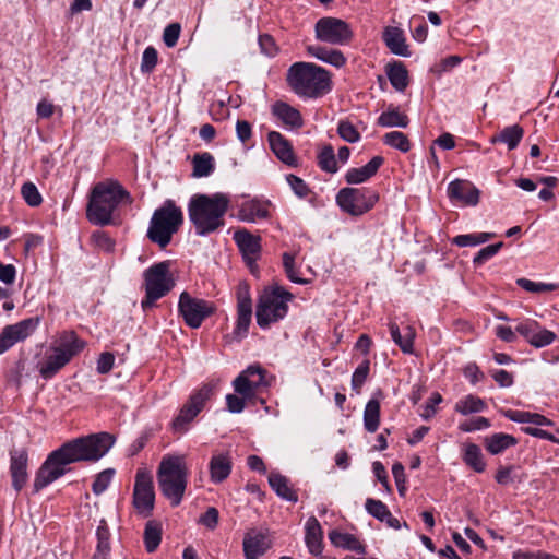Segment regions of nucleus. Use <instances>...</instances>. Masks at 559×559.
<instances>
[{"instance_id": "1", "label": "nucleus", "mask_w": 559, "mask_h": 559, "mask_svg": "<svg viewBox=\"0 0 559 559\" xmlns=\"http://www.w3.org/2000/svg\"><path fill=\"white\" fill-rule=\"evenodd\" d=\"M110 433L100 432L76 438L49 453L36 473L34 490L38 492L67 473L66 466L76 462H96L114 445Z\"/></svg>"}, {"instance_id": "2", "label": "nucleus", "mask_w": 559, "mask_h": 559, "mask_svg": "<svg viewBox=\"0 0 559 559\" xmlns=\"http://www.w3.org/2000/svg\"><path fill=\"white\" fill-rule=\"evenodd\" d=\"M229 206L225 193L194 194L188 204V215L198 236H207L225 225L224 216Z\"/></svg>"}, {"instance_id": "3", "label": "nucleus", "mask_w": 559, "mask_h": 559, "mask_svg": "<svg viewBox=\"0 0 559 559\" xmlns=\"http://www.w3.org/2000/svg\"><path fill=\"white\" fill-rule=\"evenodd\" d=\"M123 200L131 202L130 193L119 181L107 179L97 182L90 193L86 206L87 219L96 226L110 225L114 212Z\"/></svg>"}, {"instance_id": "4", "label": "nucleus", "mask_w": 559, "mask_h": 559, "mask_svg": "<svg viewBox=\"0 0 559 559\" xmlns=\"http://www.w3.org/2000/svg\"><path fill=\"white\" fill-rule=\"evenodd\" d=\"M287 83L293 92L305 98H319L332 90L328 70L311 62H295L287 71Z\"/></svg>"}, {"instance_id": "5", "label": "nucleus", "mask_w": 559, "mask_h": 559, "mask_svg": "<svg viewBox=\"0 0 559 559\" xmlns=\"http://www.w3.org/2000/svg\"><path fill=\"white\" fill-rule=\"evenodd\" d=\"M188 474L183 455H165L159 463L157 471L158 486L173 507L179 506L183 498Z\"/></svg>"}, {"instance_id": "6", "label": "nucleus", "mask_w": 559, "mask_h": 559, "mask_svg": "<svg viewBox=\"0 0 559 559\" xmlns=\"http://www.w3.org/2000/svg\"><path fill=\"white\" fill-rule=\"evenodd\" d=\"M183 223V213L173 200H166L152 215L147 229V238L157 243L162 249L166 248L174 234Z\"/></svg>"}, {"instance_id": "7", "label": "nucleus", "mask_w": 559, "mask_h": 559, "mask_svg": "<svg viewBox=\"0 0 559 559\" xmlns=\"http://www.w3.org/2000/svg\"><path fill=\"white\" fill-rule=\"evenodd\" d=\"M85 347V342L81 340L75 332H63L57 345H55L50 355L38 364V371L43 379L53 378L71 359Z\"/></svg>"}, {"instance_id": "8", "label": "nucleus", "mask_w": 559, "mask_h": 559, "mask_svg": "<svg viewBox=\"0 0 559 559\" xmlns=\"http://www.w3.org/2000/svg\"><path fill=\"white\" fill-rule=\"evenodd\" d=\"M293 295L280 286L263 289L257 304L255 318L261 329H267L287 314Z\"/></svg>"}, {"instance_id": "9", "label": "nucleus", "mask_w": 559, "mask_h": 559, "mask_svg": "<svg viewBox=\"0 0 559 559\" xmlns=\"http://www.w3.org/2000/svg\"><path fill=\"white\" fill-rule=\"evenodd\" d=\"M170 263L163 261L153 264L144 272L145 297L141 301L143 310L152 308L156 300L166 296L175 286Z\"/></svg>"}, {"instance_id": "10", "label": "nucleus", "mask_w": 559, "mask_h": 559, "mask_svg": "<svg viewBox=\"0 0 559 559\" xmlns=\"http://www.w3.org/2000/svg\"><path fill=\"white\" fill-rule=\"evenodd\" d=\"M214 392L215 385L212 383H205L194 390L171 420V430L179 435L186 433L190 429V425L212 399Z\"/></svg>"}, {"instance_id": "11", "label": "nucleus", "mask_w": 559, "mask_h": 559, "mask_svg": "<svg viewBox=\"0 0 559 559\" xmlns=\"http://www.w3.org/2000/svg\"><path fill=\"white\" fill-rule=\"evenodd\" d=\"M378 201V192L370 188H343L336 195L337 205L353 216L369 212Z\"/></svg>"}, {"instance_id": "12", "label": "nucleus", "mask_w": 559, "mask_h": 559, "mask_svg": "<svg viewBox=\"0 0 559 559\" xmlns=\"http://www.w3.org/2000/svg\"><path fill=\"white\" fill-rule=\"evenodd\" d=\"M316 38L331 45H348L354 33L347 22L342 19L325 16L317 21L314 25Z\"/></svg>"}, {"instance_id": "13", "label": "nucleus", "mask_w": 559, "mask_h": 559, "mask_svg": "<svg viewBox=\"0 0 559 559\" xmlns=\"http://www.w3.org/2000/svg\"><path fill=\"white\" fill-rule=\"evenodd\" d=\"M178 311L189 328L198 329L206 318L214 313L215 306L211 301L194 298L183 292L179 297Z\"/></svg>"}, {"instance_id": "14", "label": "nucleus", "mask_w": 559, "mask_h": 559, "mask_svg": "<svg viewBox=\"0 0 559 559\" xmlns=\"http://www.w3.org/2000/svg\"><path fill=\"white\" fill-rule=\"evenodd\" d=\"M266 371L260 365H250L233 381L234 391L245 397H254L257 393L267 385Z\"/></svg>"}, {"instance_id": "15", "label": "nucleus", "mask_w": 559, "mask_h": 559, "mask_svg": "<svg viewBox=\"0 0 559 559\" xmlns=\"http://www.w3.org/2000/svg\"><path fill=\"white\" fill-rule=\"evenodd\" d=\"M155 492L150 474L138 471L133 489V506L143 516H150L154 509Z\"/></svg>"}, {"instance_id": "16", "label": "nucleus", "mask_w": 559, "mask_h": 559, "mask_svg": "<svg viewBox=\"0 0 559 559\" xmlns=\"http://www.w3.org/2000/svg\"><path fill=\"white\" fill-rule=\"evenodd\" d=\"M237 322L234 329V334L242 338L247 335L251 318H252V299L250 287L247 283L242 282L237 286Z\"/></svg>"}, {"instance_id": "17", "label": "nucleus", "mask_w": 559, "mask_h": 559, "mask_svg": "<svg viewBox=\"0 0 559 559\" xmlns=\"http://www.w3.org/2000/svg\"><path fill=\"white\" fill-rule=\"evenodd\" d=\"M273 545V538L269 532L250 530L245 534L242 546L246 559H258Z\"/></svg>"}, {"instance_id": "18", "label": "nucleus", "mask_w": 559, "mask_h": 559, "mask_svg": "<svg viewBox=\"0 0 559 559\" xmlns=\"http://www.w3.org/2000/svg\"><path fill=\"white\" fill-rule=\"evenodd\" d=\"M234 240L247 264L252 266L260 255L261 238L252 235L247 229H239L234 233Z\"/></svg>"}, {"instance_id": "19", "label": "nucleus", "mask_w": 559, "mask_h": 559, "mask_svg": "<svg viewBox=\"0 0 559 559\" xmlns=\"http://www.w3.org/2000/svg\"><path fill=\"white\" fill-rule=\"evenodd\" d=\"M28 454L25 449L10 451V475L12 486L21 491L28 479L27 473Z\"/></svg>"}, {"instance_id": "20", "label": "nucleus", "mask_w": 559, "mask_h": 559, "mask_svg": "<svg viewBox=\"0 0 559 559\" xmlns=\"http://www.w3.org/2000/svg\"><path fill=\"white\" fill-rule=\"evenodd\" d=\"M267 141L272 152L284 164L290 167L298 166V159L294 153L292 143L277 131L267 133Z\"/></svg>"}, {"instance_id": "21", "label": "nucleus", "mask_w": 559, "mask_h": 559, "mask_svg": "<svg viewBox=\"0 0 559 559\" xmlns=\"http://www.w3.org/2000/svg\"><path fill=\"white\" fill-rule=\"evenodd\" d=\"M448 195L465 205H476L479 201V190L469 181L455 179L448 185Z\"/></svg>"}, {"instance_id": "22", "label": "nucleus", "mask_w": 559, "mask_h": 559, "mask_svg": "<svg viewBox=\"0 0 559 559\" xmlns=\"http://www.w3.org/2000/svg\"><path fill=\"white\" fill-rule=\"evenodd\" d=\"M233 469V459L229 452H215L209 462L210 480L221 484L226 480Z\"/></svg>"}, {"instance_id": "23", "label": "nucleus", "mask_w": 559, "mask_h": 559, "mask_svg": "<svg viewBox=\"0 0 559 559\" xmlns=\"http://www.w3.org/2000/svg\"><path fill=\"white\" fill-rule=\"evenodd\" d=\"M270 202L258 199L245 201L240 204L237 217L247 223H255L270 216Z\"/></svg>"}, {"instance_id": "24", "label": "nucleus", "mask_w": 559, "mask_h": 559, "mask_svg": "<svg viewBox=\"0 0 559 559\" xmlns=\"http://www.w3.org/2000/svg\"><path fill=\"white\" fill-rule=\"evenodd\" d=\"M383 163L384 158L382 156H374L362 167L349 168L345 174V180L349 185L366 182L377 174Z\"/></svg>"}, {"instance_id": "25", "label": "nucleus", "mask_w": 559, "mask_h": 559, "mask_svg": "<svg viewBox=\"0 0 559 559\" xmlns=\"http://www.w3.org/2000/svg\"><path fill=\"white\" fill-rule=\"evenodd\" d=\"M272 114L290 129H300L304 126V119L299 110L287 103L276 102L273 104Z\"/></svg>"}, {"instance_id": "26", "label": "nucleus", "mask_w": 559, "mask_h": 559, "mask_svg": "<svg viewBox=\"0 0 559 559\" xmlns=\"http://www.w3.org/2000/svg\"><path fill=\"white\" fill-rule=\"evenodd\" d=\"M383 41L394 55L408 57L409 50L405 43V36L401 28L386 26L382 35Z\"/></svg>"}, {"instance_id": "27", "label": "nucleus", "mask_w": 559, "mask_h": 559, "mask_svg": "<svg viewBox=\"0 0 559 559\" xmlns=\"http://www.w3.org/2000/svg\"><path fill=\"white\" fill-rule=\"evenodd\" d=\"M305 542L309 552L313 556H319L322 552V538L323 532L319 521L311 516L306 522Z\"/></svg>"}, {"instance_id": "28", "label": "nucleus", "mask_w": 559, "mask_h": 559, "mask_svg": "<svg viewBox=\"0 0 559 559\" xmlns=\"http://www.w3.org/2000/svg\"><path fill=\"white\" fill-rule=\"evenodd\" d=\"M307 52L318 60L329 63L335 68H342L346 63V57L337 49L311 45L307 47Z\"/></svg>"}, {"instance_id": "29", "label": "nucleus", "mask_w": 559, "mask_h": 559, "mask_svg": "<svg viewBox=\"0 0 559 559\" xmlns=\"http://www.w3.org/2000/svg\"><path fill=\"white\" fill-rule=\"evenodd\" d=\"M390 334L393 342L401 348L404 354H412L414 349L415 330L411 325H406L401 332L395 322L389 323Z\"/></svg>"}, {"instance_id": "30", "label": "nucleus", "mask_w": 559, "mask_h": 559, "mask_svg": "<svg viewBox=\"0 0 559 559\" xmlns=\"http://www.w3.org/2000/svg\"><path fill=\"white\" fill-rule=\"evenodd\" d=\"M519 443L518 439L512 435L504 432H496L487 436L484 440L485 449L491 455H498L507 449L515 447Z\"/></svg>"}, {"instance_id": "31", "label": "nucleus", "mask_w": 559, "mask_h": 559, "mask_svg": "<svg viewBox=\"0 0 559 559\" xmlns=\"http://www.w3.org/2000/svg\"><path fill=\"white\" fill-rule=\"evenodd\" d=\"M501 414L511 421L521 424H533L535 426H552L554 423L538 413L526 411L502 409Z\"/></svg>"}, {"instance_id": "32", "label": "nucleus", "mask_w": 559, "mask_h": 559, "mask_svg": "<svg viewBox=\"0 0 559 559\" xmlns=\"http://www.w3.org/2000/svg\"><path fill=\"white\" fill-rule=\"evenodd\" d=\"M329 538L336 547L348 549L360 555L366 554V546L353 534L334 530L329 533Z\"/></svg>"}, {"instance_id": "33", "label": "nucleus", "mask_w": 559, "mask_h": 559, "mask_svg": "<svg viewBox=\"0 0 559 559\" xmlns=\"http://www.w3.org/2000/svg\"><path fill=\"white\" fill-rule=\"evenodd\" d=\"M96 549L92 559H108L110 554V531L105 519L99 521L96 528Z\"/></svg>"}, {"instance_id": "34", "label": "nucleus", "mask_w": 559, "mask_h": 559, "mask_svg": "<svg viewBox=\"0 0 559 559\" xmlns=\"http://www.w3.org/2000/svg\"><path fill=\"white\" fill-rule=\"evenodd\" d=\"M269 484L271 488L276 492V495L282 499L294 503L298 501V495L289 486V481L285 476L278 473H271L269 475Z\"/></svg>"}, {"instance_id": "35", "label": "nucleus", "mask_w": 559, "mask_h": 559, "mask_svg": "<svg viewBox=\"0 0 559 559\" xmlns=\"http://www.w3.org/2000/svg\"><path fill=\"white\" fill-rule=\"evenodd\" d=\"M377 123L383 128H406L409 123V119L407 115L401 112L397 107L390 105L388 109L379 116Z\"/></svg>"}, {"instance_id": "36", "label": "nucleus", "mask_w": 559, "mask_h": 559, "mask_svg": "<svg viewBox=\"0 0 559 559\" xmlns=\"http://www.w3.org/2000/svg\"><path fill=\"white\" fill-rule=\"evenodd\" d=\"M39 318H27L17 323L7 325L14 340L20 343L31 336L39 325Z\"/></svg>"}, {"instance_id": "37", "label": "nucleus", "mask_w": 559, "mask_h": 559, "mask_svg": "<svg viewBox=\"0 0 559 559\" xmlns=\"http://www.w3.org/2000/svg\"><path fill=\"white\" fill-rule=\"evenodd\" d=\"M524 130L519 124L506 127L499 134L491 139V143L501 142L507 144L508 148L514 150L521 142Z\"/></svg>"}, {"instance_id": "38", "label": "nucleus", "mask_w": 559, "mask_h": 559, "mask_svg": "<svg viewBox=\"0 0 559 559\" xmlns=\"http://www.w3.org/2000/svg\"><path fill=\"white\" fill-rule=\"evenodd\" d=\"M463 461L467 466L477 473H483L486 468V462L479 445L467 443L464 445Z\"/></svg>"}, {"instance_id": "39", "label": "nucleus", "mask_w": 559, "mask_h": 559, "mask_svg": "<svg viewBox=\"0 0 559 559\" xmlns=\"http://www.w3.org/2000/svg\"><path fill=\"white\" fill-rule=\"evenodd\" d=\"M380 425V402L377 399H371L367 402L364 411V427L373 433L378 430Z\"/></svg>"}, {"instance_id": "40", "label": "nucleus", "mask_w": 559, "mask_h": 559, "mask_svg": "<svg viewBox=\"0 0 559 559\" xmlns=\"http://www.w3.org/2000/svg\"><path fill=\"white\" fill-rule=\"evenodd\" d=\"M487 408L484 400L473 394H468L455 403V412L466 416L473 413H480Z\"/></svg>"}, {"instance_id": "41", "label": "nucleus", "mask_w": 559, "mask_h": 559, "mask_svg": "<svg viewBox=\"0 0 559 559\" xmlns=\"http://www.w3.org/2000/svg\"><path fill=\"white\" fill-rule=\"evenodd\" d=\"M192 176L195 178L207 177L215 168L214 157L207 152L195 154L192 158Z\"/></svg>"}, {"instance_id": "42", "label": "nucleus", "mask_w": 559, "mask_h": 559, "mask_svg": "<svg viewBox=\"0 0 559 559\" xmlns=\"http://www.w3.org/2000/svg\"><path fill=\"white\" fill-rule=\"evenodd\" d=\"M391 85L403 92L408 85V72L402 62H394L386 71Z\"/></svg>"}, {"instance_id": "43", "label": "nucleus", "mask_w": 559, "mask_h": 559, "mask_svg": "<svg viewBox=\"0 0 559 559\" xmlns=\"http://www.w3.org/2000/svg\"><path fill=\"white\" fill-rule=\"evenodd\" d=\"M317 162L320 169L325 173L335 174L338 169L334 148L330 144L321 147L317 156Z\"/></svg>"}, {"instance_id": "44", "label": "nucleus", "mask_w": 559, "mask_h": 559, "mask_svg": "<svg viewBox=\"0 0 559 559\" xmlns=\"http://www.w3.org/2000/svg\"><path fill=\"white\" fill-rule=\"evenodd\" d=\"M162 540L160 524L155 521H148L144 528V545L147 552H154Z\"/></svg>"}, {"instance_id": "45", "label": "nucleus", "mask_w": 559, "mask_h": 559, "mask_svg": "<svg viewBox=\"0 0 559 559\" xmlns=\"http://www.w3.org/2000/svg\"><path fill=\"white\" fill-rule=\"evenodd\" d=\"M496 235L493 233H475L466 235H457L452 239V243L457 247H475L487 242Z\"/></svg>"}, {"instance_id": "46", "label": "nucleus", "mask_w": 559, "mask_h": 559, "mask_svg": "<svg viewBox=\"0 0 559 559\" xmlns=\"http://www.w3.org/2000/svg\"><path fill=\"white\" fill-rule=\"evenodd\" d=\"M383 143L388 146L396 148L403 153L411 150V142L408 138L401 131H391L383 135Z\"/></svg>"}, {"instance_id": "47", "label": "nucleus", "mask_w": 559, "mask_h": 559, "mask_svg": "<svg viewBox=\"0 0 559 559\" xmlns=\"http://www.w3.org/2000/svg\"><path fill=\"white\" fill-rule=\"evenodd\" d=\"M516 284L522 289H524L526 292H530V293H535V294H540V293H545V292H552V290H556V289L559 288V284L558 283L533 282V281L524 278V277L518 278L516 280Z\"/></svg>"}, {"instance_id": "48", "label": "nucleus", "mask_w": 559, "mask_h": 559, "mask_svg": "<svg viewBox=\"0 0 559 559\" xmlns=\"http://www.w3.org/2000/svg\"><path fill=\"white\" fill-rule=\"evenodd\" d=\"M337 134L348 143H356L360 140V133L348 120H341L337 124Z\"/></svg>"}, {"instance_id": "49", "label": "nucleus", "mask_w": 559, "mask_h": 559, "mask_svg": "<svg viewBox=\"0 0 559 559\" xmlns=\"http://www.w3.org/2000/svg\"><path fill=\"white\" fill-rule=\"evenodd\" d=\"M365 508L370 515L381 522L385 520V516L390 515L389 508L381 500L368 498L366 500Z\"/></svg>"}, {"instance_id": "50", "label": "nucleus", "mask_w": 559, "mask_h": 559, "mask_svg": "<svg viewBox=\"0 0 559 559\" xmlns=\"http://www.w3.org/2000/svg\"><path fill=\"white\" fill-rule=\"evenodd\" d=\"M21 194L24 201L32 207L39 206L43 202L41 194L39 193L37 187L31 181L25 182L22 186Z\"/></svg>"}, {"instance_id": "51", "label": "nucleus", "mask_w": 559, "mask_h": 559, "mask_svg": "<svg viewBox=\"0 0 559 559\" xmlns=\"http://www.w3.org/2000/svg\"><path fill=\"white\" fill-rule=\"evenodd\" d=\"M91 240L93 245L104 252H112L115 249V240L103 230H96L92 234Z\"/></svg>"}, {"instance_id": "52", "label": "nucleus", "mask_w": 559, "mask_h": 559, "mask_svg": "<svg viewBox=\"0 0 559 559\" xmlns=\"http://www.w3.org/2000/svg\"><path fill=\"white\" fill-rule=\"evenodd\" d=\"M286 181L289 185L293 192L300 199H305L311 193V190L309 186L306 183V181L296 175H287Z\"/></svg>"}, {"instance_id": "53", "label": "nucleus", "mask_w": 559, "mask_h": 559, "mask_svg": "<svg viewBox=\"0 0 559 559\" xmlns=\"http://www.w3.org/2000/svg\"><path fill=\"white\" fill-rule=\"evenodd\" d=\"M114 474H115V469H112V468H107V469H104L103 472H100L96 476V478L92 485L93 492L97 496L102 495L110 485Z\"/></svg>"}, {"instance_id": "54", "label": "nucleus", "mask_w": 559, "mask_h": 559, "mask_svg": "<svg viewBox=\"0 0 559 559\" xmlns=\"http://www.w3.org/2000/svg\"><path fill=\"white\" fill-rule=\"evenodd\" d=\"M556 338V334L545 328H542L539 323H537V329L535 331L534 338L531 343L532 346L536 348H540L551 344Z\"/></svg>"}, {"instance_id": "55", "label": "nucleus", "mask_w": 559, "mask_h": 559, "mask_svg": "<svg viewBox=\"0 0 559 559\" xmlns=\"http://www.w3.org/2000/svg\"><path fill=\"white\" fill-rule=\"evenodd\" d=\"M502 247L503 242H498L480 249L473 259L474 265L479 266L484 264L486 261L495 257Z\"/></svg>"}, {"instance_id": "56", "label": "nucleus", "mask_w": 559, "mask_h": 559, "mask_svg": "<svg viewBox=\"0 0 559 559\" xmlns=\"http://www.w3.org/2000/svg\"><path fill=\"white\" fill-rule=\"evenodd\" d=\"M490 421L486 417H475L469 420L463 421L459 425V429L463 432H473L485 430L490 427Z\"/></svg>"}, {"instance_id": "57", "label": "nucleus", "mask_w": 559, "mask_h": 559, "mask_svg": "<svg viewBox=\"0 0 559 559\" xmlns=\"http://www.w3.org/2000/svg\"><path fill=\"white\" fill-rule=\"evenodd\" d=\"M369 373V361L366 360L359 365L353 373L352 386L356 392H359L360 388L365 383Z\"/></svg>"}, {"instance_id": "58", "label": "nucleus", "mask_w": 559, "mask_h": 559, "mask_svg": "<svg viewBox=\"0 0 559 559\" xmlns=\"http://www.w3.org/2000/svg\"><path fill=\"white\" fill-rule=\"evenodd\" d=\"M283 265L286 272L287 277L297 284L306 283L301 277L297 275V271L295 269V257L288 252L283 253Z\"/></svg>"}, {"instance_id": "59", "label": "nucleus", "mask_w": 559, "mask_h": 559, "mask_svg": "<svg viewBox=\"0 0 559 559\" xmlns=\"http://www.w3.org/2000/svg\"><path fill=\"white\" fill-rule=\"evenodd\" d=\"M442 402V396L438 392H433L431 396L428 399L426 404L423 406V411L420 412V416L428 420L432 418L437 413V405Z\"/></svg>"}, {"instance_id": "60", "label": "nucleus", "mask_w": 559, "mask_h": 559, "mask_svg": "<svg viewBox=\"0 0 559 559\" xmlns=\"http://www.w3.org/2000/svg\"><path fill=\"white\" fill-rule=\"evenodd\" d=\"M180 32L181 26L179 23H171L167 25L163 33L164 44L169 48L175 47L179 39Z\"/></svg>"}, {"instance_id": "61", "label": "nucleus", "mask_w": 559, "mask_h": 559, "mask_svg": "<svg viewBox=\"0 0 559 559\" xmlns=\"http://www.w3.org/2000/svg\"><path fill=\"white\" fill-rule=\"evenodd\" d=\"M259 46L261 53L265 55L266 57H274L276 56L278 48L274 40V38L269 34H262L259 36Z\"/></svg>"}, {"instance_id": "62", "label": "nucleus", "mask_w": 559, "mask_h": 559, "mask_svg": "<svg viewBox=\"0 0 559 559\" xmlns=\"http://www.w3.org/2000/svg\"><path fill=\"white\" fill-rule=\"evenodd\" d=\"M157 63V51L153 47H147L142 55L141 71L143 73H150L156 67Z\"/></svg>"}, {"instance_id": "63", "label": "nucleus", "mask_w": 559, "mask_h": 559, "mask_svg": "<svg viewBox=\"0 0 559 559\" xmlns=\"http://www.w3.org/2000/svg\"><path fill=\"white\" fill-rule=\"evenodd\" d=\"M537 321L527 319L525 321L520 322L515 326V331L521 334L530 344L532 343L535 331L537 329Z\"/></svg>"}, {"instance_id": "64", "label": "nucleus", "mask_w": 559, "mask_h": 559, "mask_svg": "<svg viewBox=\"0 0 559 559\" xmlns=\"http://www.w3.org/2000/svg\"><path fill=\"white\" fill-rule=\"evenodd\" d=\"M513 559H559V557L545 551H515Z\"/></svg>"}]
</instances>
